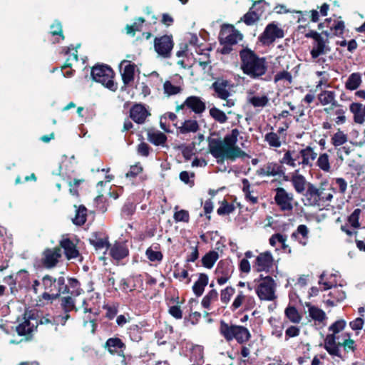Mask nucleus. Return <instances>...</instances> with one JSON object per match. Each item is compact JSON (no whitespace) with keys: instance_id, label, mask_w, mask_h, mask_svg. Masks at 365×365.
<instances>
[{"instance_id":"59","label":"nucleus","mask_w":365,"mask_h":365,"mask_svg":"<svg viewBox=\"0 0 365 365\" xmlns=\"http://www.w3.org/2000/svg\"><path fill=\"white\" fill-rule=\"evenodd\" d=\"M103 309L106 310V317L109 320L113 319L118 312V304L104 305Z\"/></svg>"},{"instance_id":"4","label":"nucleus","mask_w":365,"mask_h":365,"mask_svg":"<svg viewBox=\"0 0 365 365\" xmlns=\"http://www.w3.org/2000/svg\"><path fill=\"white\" fill-rule=\"evenodd\" d=\"M121 78L123 86L121 90H127L128 91L134 89L139 91H148V88L143 83H139L135 79V65L130 61L123 60L119 66Z\"/></svg>"},{"instance_id":"18","label":"nucleus","mask_w":365,"mask_h":365,"mask_svg":"<svg viewBox=\"0 0 365 365\" xmlns=\"http://www.w3.org/2000/svg\"><path fill=\"white\" fill-rule=\"evenodd\" d=\"M290 182L295 192L298 194H303L307 190L309 184L312 182H308L306 178L299 173L298 170H296L290 175Z\"/></svg>"},{"instance_id":"40","label":"nucleus","mask_w":365,"mask_h":365,"mask_svg":"<svg viewBox=\"0 0 365 365\" xmlns=\"http://www.w3.org/2000/svg\"><path fill=\"white\" fill-rule=\"evenodd\" d=\"M230 138H231L232 145H237V144H239L242 148L245 147V143L247 142L246 135L243 132L240 131L237 128L232 130Z\"/></svg>"},{"instance_id":"36","label":"nucleus","mask_w":365,"mask_h":365,"mask_svg":"<svg viewBox=\"0 0 365 365\" xmlns=\"http://www.w3.org/2000/svg\"><path fill=\"white\" fill-rule=\"evenodd\" d=\"M250 156L242 150L238 145H231V138H230V161L237 159H249Z\"/></svg>"},{"instance_id":"31","label":"nucleus","mask_w":365,"mask_h":365,"mask_svg":"<svg viewBox=\"0 0 365 365\" xmlns=\"http://www.w3.org/2000/svg\"><path fill=\"white\" fill-rule=\"evenodd\" d=\"M350 111L354 115V121L358 124L365 122V110L363 105L359 103H352L349 106Z\"/></svg>"},{"instance_id":"47","label":"nucleus","mask_w":365,"mask_h":365,"mask_svg":"<svg viewBox=\"0 0 365 365\" xmlns=\"http://www.w3.org/2000/svg\"><path fill=\"white\" fill-rule=\"evenodd\" d=\"M219 257L218 253L215 251H210L206 253L202 258V264L203 267L211 269Z\"/></svg>"},{"instance_id":"57","label":"nucleus","mask_w":365,"mask_h":365,"mask_svg":"<svg viewBox=\"0 0 365 365\" xmlns=\"http://www.w3.org/2000/svg\"><path fill=\"white\" fill-rule=\"evenodd\" d=\"M210 114L215 120L221 123H225L227 118L226 114L223 111L215 107H213L210 110Z\"/></svg>"},{"instance_id":"23","label":"nucleus","mask_w":365,"mask_h":365,"mask_svg":"<svg viewBox=\"0 0 365 365\" xmlns=\"http://www.w3.org/2000/svg\"><path fill=\"white\" fill-rule=\"evenodd\" d=\"M108 251L110 257L118 261L125 258L129 255L127 245L120 242H115L113 245H110Z\"/></svg>"},{"instance_id":"26","label":"nucleus","mask_w":365,"mask_h":365,"mask_svg":"<svg viewBox=\"0 0 365 365\" xmlns=\"http://www.w3.org/2000/svg\"><path fill=\"white\" fill-rule=\"evenodd\" d=\"M262 0L255 1L250 11L244 15L242 19L247 25H252L259 20L263 11H259V9L256 8V10H254V9L257 4L262 3Z\"/></svg>"},{"instance_id":"33","label":"nucleus","mask_w":365,"mask_h":365,"mask_svg":"<svg viewBox=\"0 0 365 365\" xmlns=\"http://www.w3.org/2000/svg\"><path fill=\"white\" fill-rule=\"evenodd\" d=\"M208 284V276L205 273L199 274L198 279L192 286V291L197 297H200L205 290V287Z\"/></svg>"},{"instance_id":"17","label":"nucleus","mask_w":365,"mask_h":365,"mask_svg":"<svg viewBox=\"0 0 365 365\" xmlns=\"http://www.w3.org/2000/svg\"><path fill=\"white\" fill-rule=\"evenodd\" d=\"M111 355H117L125 359V344L118 337H110L108 339L103 346Z\"/></svg>"},{"instance_id":"45","label":"nucleus","mask_w":365,"mask_h":365,"mask_svg":"<svg viewBox=\"0 0 365 365\" xmlns=\"http://www.w3.org/2000/svg\"><path fill=\"white\" fill-rule=\"evenodd\" d=\"M248 102L256 108H262L266 106L269 99L266 96L250 95L247 98Z\"/></svg>"},{"instance_id":"15","label":"nucleus","mask_w":365,"mask_h":365,"mask_svg":"<svg viewBox=\"0 0 365 365\" xmlns=\"http://www.w3.org/2000/svg\"><path fill=\"white\" fill-rule=\"evenodd\" d=\"M88 242L96 252L104 250L103 254H106L110 247L108 236L101 232H93Z\"/></svg>"},{"instance_id":"54","label":"nucleus","mask_w":365,"mask_h":365,"mask_svg":"<svg viewBox=\"0 0 365 365\" xmlns=\"http://www.w3.org/2000/svg\"><path fill=\"white\" fill-rule=\"evenodd\" d=\"M284 314L289 320L292 323L297 324L301 321V315L294 307H287L284 311Z\"/></svg>"},{"instance_id":"30","label":"nucleus","mask_w":365,"mask_h":365,"mask_svg":"<svg viewBox=\"0 0 365 365\" xmlns=\"http://www.w3.org/2000/svg\"><path fill=\"white\" fill-rule=\"evenodd\" d=\"M186 106L195 113H201L205 110V104L197 96H190L185 101Z\"/></svg>"},{"instance_id":"24","label":"nucleus","mask_w":365,"mask_h":365,"mask_svg":"<svg viewBox=\"0 0 365 365\" xmlns=\"http://www.w3.org/2000/svg\"><path fill=\"white\" fill-rule=\"evenodd\" d=\"M300 155V163L302 168L312 167L314 161L317 158V153L310 146L301 149Z\"/></svg>"},{"instance_id":"10","label":"nucleus","mask_w":365,"mask_h":365,"mask_svg":"<svg viewBox=\"0 0 365 365\" xmlns=\"http://www.w3.org/2000/svg\"><path fill=\"white\" fill-rule=\"evenodd\" d=\"M62 257V250L57 246L53 248H46L41 255V264L47 269L57 266Z\"/></svg>"},{"instance_id":"58","label":"nucleus","mask_w":365,"mask_h":365,"mask_svg":"<svg viewBox=\"0 0 365 365\" xmlns=\"http://www.w3.org/2000/svg\"><path fill=\"white\" fill-rule=\"evenodd\" d=\"M243 38V35L237 30H236L232 25L230 24V44H235L241 41Z\"/></svg>"},{"instance_id":"53","label":"nucleus","mask_w":365,"mask_h":365,"mask_svg":"<svg viewBox=\"0 0 365 365\" xmlns=\"http://www.w3.org/2000/svg\"><path fill=\"white\" fill-rule=\"evenodd\" d=\"M142 327L138 324H132L128 329V334L132 341H139L142 339Z\"/></svg>"},{"instance_id":"9","label":"nucleus","mask_w":365,"mask_h":365,"mask_svg":"<svg viewBox=\"0 0 365 365\" xmlns=\"http://www.w3.org/2000/svg\"><path fill=\"white\" fill-rule=\"evenodd\" d=\"M284 36V31L279 26L278 24L272 22L267 25L258 39L263 45L269 46L277 38H282Z\"/></svg>"},{"instance_id":"19","label":"nucleus","mask_w":365,"mask_h":365,"mask_svg":"<svg viewBox=\"0 0 365 365\" xmlns=\"http://www.w3.org/2000/svg\"><path fill=\"white\" fill-rule=\"evenodd\" d=\"M251 336L250 331L243 326L230 325V339L231 337L235 339L240 344L247 341Z\"/></svg>"},{"instance_id":"51","label":"nucleus","mask_w":365,"mask_h":365,"mask_svg":"<svg viewBox=\"0 0 365 365\" xmlns=\"http://www.w3.org/2000/svg\"><path fill=\"white\" fill-rule=\"evenodd\" d=\"M34 325H31L30 320L27 319L22 323L19 324L16 327V330L19 336H26L31 334L34 331Z\"/></svg>"},{"instance_id":"63","label":"nucleus","mask_w":365,"mask_h":365,"mask_svg":"<svg viewBox=\"0 0 365 365\" xmlns=\"http://www.w3.org/2000/svg\"><path fill=\"white\" fill-rule=\"evenodd\" d=\"M346 322L344 319H339L336 321L334 323H333L329 327V330L331 331L332 334L336 335V334L339 333L341 331H342L344 327H346Z\"/></svg>"},{"instance_id":"16","label":"nucleus","mask_w":365,"mask_h":365,"mask_svg":"<svg viewBox=\"0 0 365 365\" xmlns=\"http://www.w3.org/2000/svg\"><path fill=\"white\" fill-rule=\"evenodd\" d=\"M154 46L156 52L164 58H168L173 47V42L171 36H163L156 38L154 42Z\"/></svg>"},{"instance_id":"3","label":"nucleus","mask_w":365,"mask_h":365,"mask_svg":"<svg viewBox=\"0 0 365 365\" xmlns=\"http://www.w3.org/2000/svg\"><path fill=\"white\" fill-rule=\"evenodd\" d=\"M243 71L254 78L265 73L267 63L264 58L258 57L250 49H243L240 53Z\"/></svg>"},{"instance_id":"41","label":"nucleus","mask_w":365,"mask_h":365,"mask_svg":"<svg viewBox=\"0 0 365 365\" xmlns=\"http://www.w3.org/2000/svg\"><path fill=\"white\" fill-rule=\"evenodd\" d=\"M225 263L220 261L216 268L215 273L217 275V281L220 285L224 284L228 281V270Z\"/></svg>"},{"instance_id":"12","label":"nucleus","mask_w":365,"mask_h":365,"mask_svg":"<svg viewBox=\"0 0 365 365\" xmlns=\"http://www.w3.org/2000/svg\"><path fill=\"white\" fill-rule=\"evenodd\" d=\"M274 260L272 253L265 251L259 253L252 264L253 269L260 272H269L274 267Z\"/></svg>"},{"instance_id":"61","label":"nucleus","mask_w":365,"mask_h":365,"mask_svg":"<svg viewBox=\"0 0 365 365\" xmlns=\"http://www.w3.org/2000/svg\"><path fill=\"white\" fill-rule=\"evenodd\" d=\"M145 255L151 262H160L163 259V253L160 251H155L151 247L147 249Z\"/></svg>"},{"instance_id":"29","label":"nucleus","mask_w":365,"mask_h":365,"mask_svg":"<svg viewBox=\"0 0 365 365\" xmlns=\"http://www.w3.org/2000/svg\"><path fill=\"white\" fill-rule=\"evenodd\" d=\"M291 237L297 240L302 246L307 244L309 238V230L305 225H300L297 227L296 231L292 235Z\"/></svg>"},{"instance_id":"50","label":"nucleus","mask_w":365,"mask_h":365,"mask_svg":"<svg viewBox=\"0 0 365 365\" xmlns=\"http://www.w3.org/2000/svg\"><path fill=\"white\" fill-rule=\"evenodd\" d=\"M61 306L64 312H70L73 310L77 311L75 300L72 296L61 297Z\"/></svg>"},{"instance_id":"7","label":"nucleus","mask_w":365,"mask_h":365,"mask_svg":"<svg viewBox=\"0 0 365 365\" xmlns=\"http://www.w3.org/2000/svg\"><path fill=\"white\" fill-rule=\"evenodd\" d=\"M4 280L10 286L11 290L14 289L30 290V274L25 269H20L15 274L6 277Z\"/></svg>"},{"instance_id":"39","label":"nucleus","mask_w":365,"mask_h":365,"mask_svg":"<svg viewBox=\"0 0 365 365\" xmlns=\"http://www.w3.org/2000/svg\"><path fill=\"white\" fill-rule=\"evenodd\" d=\"M199 130V125L195 120H186L182 125L178 128V132L181 134L195 133Z\"/></svg>"},{"instance_id":"22","label":"nucleus","mask_w":365,"mask_h":365,"mask_svg":"<svg viewBox=\"0 0 365 365\" xmlns=\"http://www.w3.org/2000/svg\"><path fill=\"white\" fill-rule=\"evenodd\" d=\"M336 339L337 337L334 334H327L324 339V347L331 356H337L340 359H342L343 356L339 349L340 342L337 343Z\"/></svg>"},{"instance_id":"38","label":"nucleus","mask_w":365,"mask_h":365,"mask_svg":"<svg viewBox=\"0 0 365 365\" xmlns=\"http://www.w3.org/2000/svg\"><path fill=\"white\" fill-rule=\"evenodd\" d=\"M219 41L222 48L220 49V52L222 54L228 53V24H223L221 26V30L219 34Z\"/></svg>"},{"instance_id":"2","label":"nucleus","mask_w":365,"mask_h":365,"mask_svg":"<svg viewBox=\"0 0 365 365\" xmlns=\"http://www.w3.org/2000/svg\"><path fill=\"white\" fill-rule=\"evenodd\" d=\"M324 185L325 182H322L319 187H317L313 183L309 184L302 199L305 206L322 207L332 200L334 190L331 187L326 188Z\"/></svg>"},{"instance_id":"62","label":"nucleus","mask_w":365,"mask_h":365,"mask_svg":"<svg viewBox=\"0 0 365 365\" xmlns=\"http://www.w3.org/2000/svg\"><path fill=\"white\" fill-rule=\"evenodd\" d=\"M180 180L184 183L192 187L195 185L193 178H195L194 173H188L187 171H182L179 175Z\"/></svg>"},{"instance_id":"27","label":"nucleus","mask_w":365,"mask_h":365,"mask_svg":"<svg viewBox=\"0 0 365 365\" xmlns=\"http://www.w3.org/2000/svg\"><path fill=\"white\" fill-rule=\"evenodd\" d=\"M164 91H182L183 90V80L179 75L170 77L163 85Z\"/></svg>"},{"instance_id":"37","label":"nucleus","mask_w":365,"mask_h":365,"mask_svg":"<svg viewBox=\"0 0 365 365\" xmlns=\"http://www.w3.org/2000/svg\"><path fill=\"white\" fill-rule=\"evenodd\" d=\"M307 306L308 307L309 316L313 320L319 323H322L327 319L326 314L322 309L310 304H307Z\"/></svg>"},{"instance_id":"49","label":"nucleus","mask_w":365,"mask_h":365,"mask_svg":"<svg viewBox=\"0 0 365 365\" xmlns=\"http://www.w3.org/2000/svg\"><path fill=\"white\" fill-rule=\"evenodd\" d=\"M264 141L267 142L269 147L278 148L282 145V141L277 133L269 132L265 134Z\"/></svg>"},{"instance_id":"1","label":"nucleus","mask_w":365,"mask_h":365,"mask_svg":"<svg viewBox=\"0 0 365 365\" xmlns=\"http://www.w3.org/2000/svg\"><path fill=\"white\" fill-rule=\"evenodd\" d=\"M41 286L44 292L39 296V298L50 301L51 303L59 299L61 294L68 293L63 273L58 277H54L48 274L43 275L41 279Z\"/></svg>"},{"instance_id":"21","label":"nucleus","mask_w":365,"mask_h":365,"mask_svg":"<svg viewBox=\"0 0 365 365\" xmlns=\"http://www.w3.org/2000/svg\"><path fill=\"white\" fill-rule=\"evenodd\" d=\"M300 161V150L299 151L295 150H284V155L279 160L281 164L287 165L293 168L297 166H301Z\"/></svg>"},{"instance_id":"48","label":"nucleus","mask_w":365,"mask_h":365,"mask_svg":"<svg viewBox=\"0 0 365 365\" xmlns=\"http://www.w3.org/2000/svg\"><path fill=\"white\" fill-rule=\"evenodd\" d=\"M347 141V134L340 129H338V130L331 138V143L334 147L341 146Z\"/></svg>"},{"instance_id":"32","label":"nucleus","mask_w":365,"mask_h":365,"mask_svg":"<svg viewBox=\"0 0 365 365\" xmlns=\"http://www.w3.org/2000/svg\"><path fill=\"white\" fill-rule=\"evenodd\" d=\"M274 82L278 86L289 88L292 83V76L290 73L286 71H280L275 75Z\"/></svg>"},{"instance_id":"34","label":"nucleus","mask_w":365,"mask_h":365,"mask_svg":"<svg viewBox=\"0 0 365 365\" xmlns=\"http://www.w3.org/2000/svg\"><path fill=\"white\" fill-rule=\"evenodd\" d=\"M80 46L78 44L76 47H73V46H69L65 48V55L67 56V58L65 63V66L63 68H71L73 65V63L78 62V51L77 48Z\"/></svg>"},{"instance_id":"6","label":"nucleus","mask_w":365,"mask_h":365,"mask_svg":"<svg viewBox=\"0 0 365 365\" xmlns=\"http://www.w3.org/2000/svg\"><path fill=\"white\" fill-rule=\"evenodd\" d=\"M91 76L93 79L101 83L105 88L115 91L118 87L113 81L114 72L113 69L106 65H97L93 66L91 70Z\"/></svg>"},{"instance_id":"64","label":"nucleus","mask_w":365,"mask_h":365,"mask_svg":"<svg viewBox=\"0 0 365 365\" xmlns=\"http://www.w3.org/2000/svg\"><path fill=\"white\" fill-rule=\"evenodd\" d=\"M173 217L175 222H188L190 220L189 212L185 210H181L180 211L175 212L174 213Z\"/></svg>"},{"instance_id":"8","label":"nucleus","mask_w":365,"mask_h":365,"mask_svg":"<svg viewBox=\"0 0 365 365\" xmlns=\"http://www.w3.org/2000/svg\"><path fill=\"white\" fill-rule=\"evenodd\" d=\"M276 283L272 277L267 276L259 283L256 293L261 300L272 301L277 298L275 294Z\"/></svg>"},{"instance_id":"11","label":"nucleus","mask_w":365,"mask_h":365,"mask_svg":"<svg viewBox=\"0 0 365 365\" xmlns=\"http://www.w3.org/2000/svg\"><path fill=\"white\" fill-rule=\"evenodd\" d=\"M274 191V199L279 209L284 212H292L294 208V195L283 187H277Z\"/></svg>"},{"instance_id":"13","label":"nucleus","mask_w":365,"mask_h":365,"mask_svg":"<svg viewBox=\"0 0 365 365\" xmlns=\"http://www.w3.org/2000/svg\"><path fill=\"white\" fill-rule=\"evenodd\" d=\"M319 28H327L323 34L329 36V35L339 36L343 34L344 30V23L341 17H334L327 19L325 21L319 24Z\"/></svg>"},{"instance_id":"28","label":"nucleus","mask_w":365,"mask_h":365,"mask_svg":"<svg viewBox=\"0 0 365 365\" xmlns=\"http://www.w3.org/2000/svg\"><path fill=\"white\" fill-rule=\"evenodd\" d=\"M260 173L265 176H276L284 174V170L281 165L271 162L267 163L260 169Z\"/></svg>"},{"instance_id":"35","label":"nucleus","mask_w":365,"mask_h":365,"mask_svg":"<svg viewBox=\"0 0 365 365\" xmlns=\"http://www.w3.org/2000/svg\"><path fill=\"white\" fill-rule=\"evenodd\" d=\"M167 139L166 135L160 131H148V140L156 146H164Z\"/></svg>"},{"instance_id":"43","label":"nucleus","mask_w":365,"mask_h":365,"mask_svg":"<svg viewBox=\"0 0 365 365\" xmlns=\"http://www.w3.org/2000/svg\"><path fill=\"white\" fill-rule=\"evenodd\" d=\"M68 283H66V286L68 288V293L71 296H78L83 292V289L81 288L80 282L74 277H68L67 279Z\"/></svg>"},{"instance_id":"60","label":"nucleus","mask_w":365,"mask_h":365,"mask_svg":"<svg viewBox=\"0 0 365 365\" xmlns=\"http://www.w3.org/2000/svg\"><path fill=\"white\" fill-rule=\"evenodd\" d=\"M144 21V19L138 18L132 25H127L125 28L127 34L133 35L135 31H141Z\"/></svg>"},{"instance_id":"25","label":"nucleus","mask_w":365,"mask_h":365,"mask_svg":"<svg viewBox=\"0 0 365 365\" xmlns=\"http://www.w3.org/2000/svg\"><path fill=\"white\" fill-rule=\"evenodd\" d=\"M148 115V112L141 104H135L130 110V118L138 124L143 123Z\"/></svg>"},{"instance_id":"20","label":"nucleus","mask_w":365,"mask_h":365,"mask_svg":"<svg viewBox=\"0 0 365 365\" xmlns=\"http://www.w3.org/2000/svg\"><path fill=\"white\" fill-rule=\"evenodd\" d=\"M58 247H61L64 251L65 256L68 260L76 259L79 255V251L78 250L76 245L69 238H65L59 242Z\"/></svg>"},{"instance_id":"55","label":"nucleus","mask_w":365,"mask_h":365,"mask_svg":"<svg viewBox=\"0 0 365 365\" xmlns=\"http://www.w3.org/2000/svg\"><path fill=\"white\" fill-rule=\"evenodd\" d=\"M361 83V76L359 73H352L346 83V87L349 90L356 89Z\"/></svg>"},{"instance_id":"52","label":"nucleus","mask_w":365,"mask_h":365,"mask_svg":"<svg viewBox=\"0 0 365 365\" xmlns=\"http://www.w3.org/2000/svg\"><path fill=\"white\" fill-rule=\"evenodd\" d=\"M317 165L324 172L329 173L331 170L329 156L327 153H322L317 158Z\"/></svg>"},{"instance_id":"56","label":"nucleus","mask_w":365,"mask_h":365,"mask_svg":"<svg viewBox=\"0 0 365 365\" xmlns=\"http://www.w3.org/2000/svg\"><path fill=\"white\" fill-rule=\"evenodd\" d=\"M318 99L322 105H335L336 103L334 99V93H320Z\"/></svg>"},{"instance_id":"42","label":"nucleus","mask_w":365,"mask_h":365,"mask_svg":"<svg viewBox=\"0 0 365 365\" xmlns=\"http://www.w3.org/2000/svg\"><path fill=\"white\" fill-rule=\"evenodd\" d=\"M337 277L336 274H331L329 277H327V274L325 272H323L319 277V284L324 285V289H329L332 287H336L337 280L336 278Z\"/></svg>"},{"instance_id":"44","label":"nucleus","mask_w":365,"mask_h":365,"mask_svg":"<svg viewBox=\"0 0 365 365\" xmlns=\"http://www.w3.org/2000/svg\"><path fill=\"white\" fill-rule=\"evenodd\" d=\"M87 220V209L81 205L76 210L75 217L73 219V223L78 226L84 225Z\"/></svg>"},{"instance_id":"46","label":"nucleus","mask_w":365,"mask_h":365,"mask_svg":"<svg viewBox=\"0 0 365 365\" xmlns=\"http://www.w3.org/2000/svg\"><path fill=\"white\" fill-rule=\"evenodd\" d=\"M343 341L339 343V348L343 347L345 352H354L356 349L355 341L351 339L350 333L342 334Z\"/></svg>"},{"instance_id":"14","label":"nucleus","mask_w":365,"mask_h":365,"mask_svg":"<svg viewBox=\"0 0 365 365\" xmlns=\"http://www.w3.org/2000/svg\"><path fill=\"white\" fill-rule=\"evenodd\" d=\"M313 39L314 40V44L311 51L312 58H317L319 56L325 54L329 51L330 49L328 46V36H323L317 32H313Z\"/></svg>"},{"instance_id":"5","label":"nucleus","mask_w":365,"mask_h":365,"mask_svg":"<svg viewBox=\"0 0 365 365\" xmlns=\"http://www.w3.org/2000/svg\"><path fill=\"white\" fill-rule=\"evenodd\" d=\"M209 153L218 163L228 159V134L221 138L219 134L212 133L207 138Z\"/></svg>"}]
</instances>
